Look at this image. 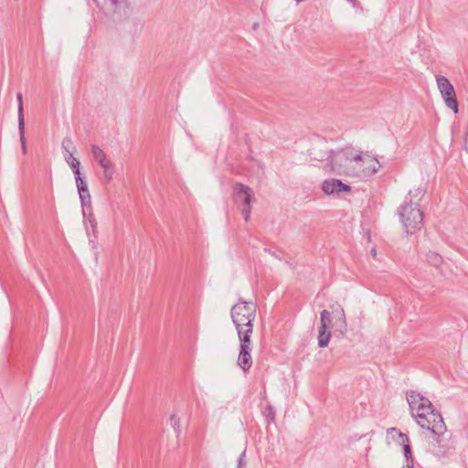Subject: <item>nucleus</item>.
Wrapping results in <instances>:
<instances>
[{
  "label": "nucleus",
  "mask_w": 468,
  "mask_h": 468,
  "mask_svg": "<svg viewBox=\"0 0 468 468\" xmlns=\"http://www.w3.org/2000/svg\"><path fill=\"white\" fill-rule=\"evenodd\" d=\"M326 160L331 172L337 175H351L356 169L354 164L361 162L363 155L354 148L346 147L331 150L326 155Z\"/></svg>",
  "instance_id": "1"
},
{
  "label": "nucleus",
  "mask_w": 468,
  "mask_h": 468,
  "mask_svg": "<svg viewBox=\"0 0 468 468\" xmlns=\"http://www.w3.org/2000/svg\"><path fill=\"white\" fill-rule=\"evenodd\" d=\"M398 214L408 234H413L423 227V212L420 204L412 200L411 190L399 207Z\"/></svg>",
  "instance_id": "2"
},
{
  "label": "nucleus",
  "mask_w": 468,
  "mask_h": 468,
  "mask_svg": "<svg viewBox=\"0 0 468 468\" xmlns=\"http://www.w3.org/2000/svg\"><path fill=\"white\" fill-rule=\"evenodd\" d=\"M430 418L432 420H418V424L420 428L426 429L427 431L434 434L432 445L438 446V450L434 452L439 457H444L449 452V448L442 444L441 437L447 431V427L444 423L443 418L438 410L430 411Z\"/></svg>",
  "instance_id": "3"
},
{
  "label": "nucleus",
  "mask_w": 468,
  "mask_h": 468,
  "mask_svg": "<svg viewBox=\"0 0 468 468\" xmlns=\"http://www.w3.org/2000/svg\"><path fill=\"white\" fill-rule=\"evenodd\" d=\"M232 197L234 203L239 207L245 221H249L251 212V204L255 200L252 188L240 182H236L233 186Z\"/></svg>",
  "instance_id": "4"
},
{
  "label": "nucleus",
  "mask_w": 468,
  "mask_h": 468,
  "mask_svg": "<svg viewBox=\"0 0 468 468\" xmlns=\"http://www.w3.org/2000/svg\"><path fill=\"white\" fill-rule=\"evenodd\" d=\"M257 305L252 302L239 299L230 310V315L235 327L243 326V324L253 323L256 317Z\"/></svg>",
  "instance_id": "5"
},
{
  "label": "nucleus",
  "mask_w": 468,
  "mask_h": 468,
  "mask_svg": "<svg viewBox=\"0 0 468 468\" xmlns=\"http://www.w3.org/2000/svg\"><path fill=\"white\" fill-rule=\"evenodd\" d=\"M436 81L446 106L455 113L458 112V101L452 84L442 75L436 76Z\"/></svg>",
  "instance_id": "6"
},
{
  "label": "nucleus",
  "mask_w": 468,
  "mask_h": 468,
  "mask_svg": "<svg viewBox=\"0 0 468 468\" xmlns=\"http://www.w3.org/2000/svg\"><path fill=\"white\" fill-rule=\"evenodd\" d=\"M322 190L327 195H335L340 193H349L351 186L343 183L340 179H326L322 183Z\"/></svg>",
  "instance_id": "7"
},
{
  "label": "nucleus",
  "mask_w": 468,
  "mask_h": 468,
  "mask_svg": "<svg viewBox=\"0 0 468 468\" xmlns=\"http://www.w3.org/2000/svg\"><path fill=\"white\" fill-rule=\"evenodd\" d=\"M97 6L105 13H118L125 11L127 7L126 0H94Z\"/></svg>",
  "instance_id": "8"
},
{
  "label": "nucleus",
  "mask_w": 468,
  "mask_h": 468,
  "mask_svg": "<svg viewBox=\"0 0 468 468\" xmlns=\"http://www.w3.org/2000/svg\"><path fill=\"white\" fill-rule=\"evenodd\" d=\"M252 346L239 345V352L237 359V365L242 369L244 373L249 372L252 367L251 356Z\"/></svg>",
  "instance_id": "9"
},
{
  "label": "nucleus",
  "mask_w": 468,
  "mask_h": 468,
  "mask_svg": "<svg viewBox=\"0 0 468 468\" xmlns=\"http://www.w3.org/2000/svg\"><path fill=\"white\" fill-rule=\"evenodd\" d=\"M76 186L79 192L81 207L85 211L86 208H90L91 207V197L90 195L88 183L85 179L83 181L77 182Z\"/></svg>",
  "instance_id": "10"
},
{
  "label": "nucleus",
  "mask_w": 468,
  "mask_h": 468,
  "mask_svg": "<svg viewBox=\"0 0 468 468\" xmlns=\"http://www.w3.org/2000/svg\"><path fill=\"white\" fill-rule=\"evenodd\" d=\"M61 148L63 151L64 159L69 166L73 165V163H77L76 161H79L76 157L73 156L75 146L73 145V142L70 137H65L63 139Z\"/></svg>",
  "instance_id": "11"
},
{
  "label": "nucleus",
  "mask_w": 468,
  "mask_h": 468,
  "mask_svg": "<svg viewBox=\"0 0 468 468\" xmlns=\"http://www.w3.org/2000/svg\"><path fill=\"white\" fill-rule=\"evenodd\" d=\"M239 345L252 346L251 335L253 331V323L243 324V326L236 327Z\"/></svg>",
  "instance_id": "12"
},
{
  "label": "nucleus",
  "mask_w": 468,
  "mask_h": 468,
  "mask_svg": "<svg viewBox=\"0 0 468 468\" xmlns=\"http://www.w3.org/2000/svg\"><path fill=\"white\" fill-rule=\"evenodd\" d=\"M82 215L87 234L90 235V229H91L94 233L96 230L97 222L94 215L91 213V207L86 208L85 211L82 209Z\"/></svg>",
  "instance_id": "13"
},
{
  "label": "nucleus",
  "mask_w": 468,
  "mask_h": 468,
  "mask_svg": "<svg viewBox=\"0 0 468 468\" xmlns=\"http://www.w3.org/2000/svg\"><path fill=\"white\" fill-rule=\"evenodd\" d=\"M388 439L390 438L399 445L403 446L405 443L410 442V439L407 434L401 432L397 428H389L387 431Z\"/></svg>",
  "instance_id": "14"
},
{
  "label": "nucleus",
  "mask_w": 468,
  "mask_h": 468,
  "mask_svg": "<svg viewBox=\"0 0 468 468\" xmlns=\"http://www.w3.org/2000/svg\"><path fill=\"white\" fill-rule=\"evenodd\" d=\"M90 149L93 158L98 162L100 166H101L102 165H106L107 163L110 162L107 159L106 154L100 146L96 144H91Z\"/></svg>",
  "instance_id": "15"
},
{
  "label": "nucleus",
  "mask_w": 468,
  "mask_h": 468,
  "mask_svg": "<svg viewBox=\"0 0 468 468\" xmlns=\"http://www.w3.org/2000/svg\"><path fill=\"white\" fill-rule=\"evenodd\" d=\"M331 336L332 335L329 329H326L325 327H319L318 346L322 348L326 347L329 344Z\"/></svg>",
  "instance_id": "16"
},
{
  "label": "nucleus",
  "mask_w": 468,
  "mask_h": 468,
  "mask_svg": "<svg viewBox=\"0 0 468 468\" xmlns=\"http://www.w3.org/2000/svg\"><path fill=\"white\" fill-rule=\"evenodd\" d=\"M420 398V393H417L416 391L410 390L407 392V401L409 403L410 412L414 413L417 410L418 405H420V400L418 399Z\"/></svg>",
  "instance_id": "17"
},
{
  "label": "nucleus",
  "mask_w": 468,
  "mask_h": 468,
  "mask_svg": "<svg viewBox=\"0 0 468 468\" xmlns=\"http://www.w3.org/2000/svg\"><path fill=\"white\" fill-rule=\"evenodd\" d=\"M16 101H17L18 124H20L21 129H23V126H25V116H24L23 95L21 92L16 93Z\"/></svg>",
  "instance_id": "18"
},
{
  "label": "nucleus",
  "mask_w": 468,
  "mask_h": 468,
  "mask_svg": "<svg viewBox=\"0 0 468 468\" xmlns=\"http://www.w3.org/2000/svg\"><path fill=\"white\" fill-rule=\"evenodd\" d=\"M428 263L435 268H440L443 263L442 257L434 251H429L426 255Z\"/></svg>",
  "instance_id": "19"
},
{
  "label": "nucleus",
  "mask_w": 468,
  "mask_h": 468,
  "mask_svg": "<svg viewBox=\"0 0 468 468\" xmlns=\"http://www.w3.org/2000/svg\"><path fill=\"white\" fill-rule=\"evenodd\" d=\"M332 324L331 313L327 310H323L320 314V327L329 329Z\"/></svg>",
  "instance_id": "20"
},
{
  "label": "nucleus",
  "mask_w": 468,
  "mask_h": 468,
  "mask_svg": "<svg viewBox=\"0 0 468 468\" xmlns=\"http://www.w3.org/2000/svg\"><path fill=\"white\" fill-rule=\"evenodd\" d=\"M103 169V177L106 183H110L112 180L114 167L113 165L109 162L106 165L101 166Z\"/></svg>",
  "instance_id": "21"
},
{
  "label": "nucleus",
  "mask_w": 468,
  "mask_h": 468,
  "mask_svg": "<svg viewBox=\"0 0 468 468\" xmlns=\"http://www.w3.org/2000/svg\"><path fill=\"white\" fill-rule=\"evenodd\" d=\"M420 400V405H418L417 409L420 410H430V411L437 410L433 404L430 401L429 399L425 398L424 396L420 394V398H418Z\"/></svg>",
  "instance_id": "22"
},
{
  "label": "nucleus",
  "mask_w": 468,
  "mask_h": 468,
  "mask_svg": "<svg viewBox=\"0 0 468 468\" xmlns=\"http://www.w3.org/2000/svg\"><path fill=\"white\" fill-rule=\"evenodd\" d=\"M263 414H264L265 419L269 424L271 422L275 421L276 411H275V409L271 405L269 404L266 406V408L263 411Z\"/></svg>",
  "instance_id": "23"
},
{
  "label": "nucleus",
  "mask_w": 468,
  "mask_h": 468,
  "mask_svg": "<svg viewBox=\"0 0 468 468\" xmlns=\"http://www.w3.org/2000/svg\"><path fill=\"white\" fill-rule=\"evenodd\" d=\"M77 163H73V165H70V168L75 176V181L80 182L85 180V176L80 173V162L76 161Z\"/></svg>",
  "instance_id": "24"
},
{
  "label": "nucleus",
  "mask_w": 468,
  "mask_h": 468,
  "mask_svg": "<svg viewBox=\"0 0 468 468\" xmlns=\"http://www.w3.org/2000/svg\"><path fill=\"white\" fill-rule=\"evenodd\" d=\"M427 412H430V410H420L417 409L414 413H411V416L418 421L421 420H427L428 415Z\"/></svg>",
  "instance_id": "25"
},
{
  "label": "nucleus",
  "mask_w": 468,
  "mask_h": 468,
  "mask_svg": "<svg viewBox=\"0 0 468 468\" xmlns=\"http://www.w3.org/2000/svg\"><path fill=\"white\" fill-rule=\"evenodd\" d=\"M18 132H19V139L21 143V148L24 154H27V145H26V138H25V126L21 129L20 124H18Z\"/></svg>",
  "instance_id": "26"
},
{
  "label": "nucleus",
  "mask_w": 468,
  "mask_h": 468,
  "mask_svg": "<svg viewBox=\"0 0 468 468\" xmlns=\"http://www.w3.org/2000/svg\"><path fill=\"white\" fill-rule=\"evenodd\" d=\"M339 318L338 320L336 321V323H339V331L341 334L344 333V331L346 330V318H345V313H344V310L341 309L340 312H339Z\"/></svg>",
  "instance_id": "27"
},
{
  "label": "nucleus",
  "mask_w": 468,
  "mask_h": 468,
  "mask_svg": "<svg viewBox=\"0 0 468 468\" xmlns=\"http://www.w3.org/2000/svg\"><path fill=\"white\" fill-rule=\"evenodd\" d=\"M402 449H403V453H404V456L406 458V461L414 460L410 442L409 443H405L402 446Z\"/></svg>",
  "instance_id": "28"
},
{
  "label": "nucleus",
  "mask_w": 468,
  "mask_h": 468,
  "mask_svg": "<svg viewBox=\"0 0 468 468\" xmlns=\"http://www.w3.org/2000/svg\"><path fill=\"white\" fill-rule=\"evenodd\" d=\"M426 194V189L422 187H418L415 189L414 193L412 192V199L415 197L418 199V201H420L422 197Z\"/></svg>",
  "instance_id": "29"
},
{
  "label": "nucleus",
  "mask_w": 468,
  "mask_h": 468,
  "mask_svg": "<svg viewBox=\"0 0 468 468\" xmlns=\"http://www.w3.org/2000/svg\"><path fill=\"white\" fill-rule=\"evenodd\" d=\"M170 424L174 428V430L179 433V426H180V420L176 415H172L170 417Z\"/></svg>",
  "instance_id": "30"
},
{
  "label": "nucleus",
  "mask_w": 468,
  "mask_h": 468,
  "mask_svg": "<svg viewBox=\"0 0 468 468\" xmlns=\"http://www.w3.org/2000/svg\"><path fill=\"white\" fill-rule=\"evenodd\" d=\"M245 456H246V450H244L239 459H238V464H237V468H243L246 466V462H245Z\"/></svg>",
  "instance_id": "31"
},
{
  "label": "nucleus",
  "mask_w": 468,
  "mask_h": 468,
  "mask_svg": "<svg viewBox=\"0 0 468 468\" xmlns=\"http://www.w3.org/2000/svg\"><path fill=\"white\" fill-rule=\"evenodd\" d=\"M349 4L352 5L353 7L355 8H359L361 7L360 5V3L357 1V0H346Z\"/></svg>",
  "instance_id": "32"
},
{
  "label": "nucleus",
  "mask_w": 468,
  "mask_h": 468,
  "mask_svg": "<svg viewBox=\"0 0 468 468\" xmlns=\"http://www.w3.org/2000/svg\"><path fill=\"white\" fill-rule=\"evenodd\" d=\"M414 460L406 461V464L402 468H413Z\"/></svg>",
  "instance_id": "33"
},
{
  "label": "nucleus",
  "mask_w": 468,
  "mask_h": 468,
  "mask_svg": "<svg viewBox=\"0 0 468 468\" xmlns=\"http://www.w3.org/2000/svg\"><path fill=\"white\" fill-rule=\"evenodd\" d=\"M464 149L468 153V133H466V137L464 140Z\"/></svg>",
  "instance_id": "34"
},
{
  "label": "nucleus",
  "mask_w": 468,
  "mask_h": 468,
  "mask_svg": "<svg viewBox=\"0 0 468 468\" xmlns=\"http://www.w3.org/2000/svg\"><path fill=\"white\" fill-rule=\"evenodd\" d=\"M270 253H271L273 257H275V258H277V259H281V257H280L278 254H276V252H274V251L271 252V251H270Z\"/></svg>",
  "instance_id": "35"
},
{
  "label": "nucleus",
  "mask_w": 468,
  "mask_h": 468,
  "mask_svg": "<svg viewBox=\"0 0 468 468\" xmlns=\"http://www.w3.org/2000/svg\"><path fill=\"white\" fill-rule=\"evenodd\" d=\"M371 254H372L373 257H376L377 251H376L375 249L371 250Z\"/></svg>",
  "instance_id": "36"
},
{
  "label": "nucleus",
  "mask_w": 468,
  "mask_h": 468,
  "mask_svg": "<svg viewBox=\"0 0 468 468\" xmlns=\"http://www.w3.org/2000/svg\"><path fill=\"white\" fill-rule=\"evenodd\" d=\"M378 168H379V165L378 167H373L372 168L373 173H376L378 170Z\"/></svg>",
  "instance_id": "37"
},
{
  "label": "nucleus",
  "mask_w": 468,
  "mask_h": 468,
  "mask_svg": "<svg viewBox=\"0 0 468 468\" xmlns=\"http://www.w3.org/2000/svg\"><path fill=\"white\" fill-rule=\"evenodd\" d=\"M257 27H258V24H257V23H255V24L253 25V28H254V29H256Z\"/></svg>",
  "instance_id": "38"
},
{
  "label": "nucleus",
  "mask_w": 468,
  "mask_h": 468,
  "mask_svg": "<svg viewBox=\"0 0 468 468\" xmlns=\"http://www.w3.org/2000/svg\"><path fill=\"white\" fill-rule=\"evenodd\" d=\"M428 417H430V412H427ZM429 420H432V418H428Z\"/></svg>",
  "instance_id": "39"
}]
</instances>
